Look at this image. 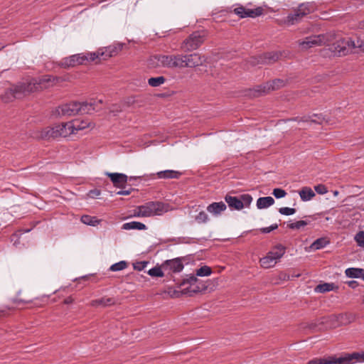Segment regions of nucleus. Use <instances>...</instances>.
<instances>
[{
    "mask_svg": "<svg viewBox=\"0 0 364 364\" xmlns=\"http://www.w3.org/2000/svg\"><path fill=\"white\" fill-rule=\"evenodd\" d=\"M73 299L71 297H68L65 300V304H71L73 303Z\"/></svg>",
    "mask_w": 364,
    "mask_h": 364,
    "instance_id": "obj_53",
    "label": "nucleus"
},
{
    "mask_svg": "<svg viewBox=\"0 0 364 364\" xmlns=\"http://www.w3.org/2000/svg\"><path fill=\"white\" fill-rule=\"evenodd\" d=\"M234 13L239 16L240 18L245 17H256L262 14V9L257 8L256 9H246L243 6H239L234 9Z\"/></svg>",
    "mask_w": 364,
    "mask_h": 364,
    "instance_id": "obj_14",
    "label": "nucleus"
},
{
    "mask_svg": "<svg viewBox=\"0 0 364 364\" xmlns=\"http://www.w3.org/2000/svg\"><path fill=\"white\" fill-rule=\"evenodd\" d=\"M269 63L274 62L279 58V54L277 53H268Z\"/></svg>",
    "mask_w": 364,
    "mask_h": 364,
    "instance_id": "obj_47",
    "label": "nucleus"
},
{
    "mask_svg": "<svg viewBox=\"0 0 364 364\" xmlns=\"http://www.w3.org/2000/svg\"><path fill=\"white\" fill-rule=\"evenodd\" d=\"M147 264L148 262L145 261L136 262L134 264V268L138 271H141L147 266Z\"/></svg>",
    "mask_w": 364,
    "mask_h": 364,
    "instance_id": "obj_45",
    "label": "nucleus"
},
{
    "mask_svg": "<svg viewBox=\"0 0 364 364\" xmlns=\"http://www.w3.org/2000/svg\"><path fill=\"white\" fill-rule=\"evenodd\" d=\"M105 54V52H104L103 49H99L98 50L92 53H84V55L86 56V64L89 62L95 61L97 60H100L101 58L104 59V55Z\"/></svg>",
    "mask_w": 364,
    "mask_h": 364,
    "instance_id": "obj_23",
    "label": "nucleus"
},
{
    "mask_svg": "<svg viewBox=\"0 0 364 364\" xmlns=\"http://www.w3.org/2000/svg\"><path fill=\"white\" fill-rule=\"evenodd\" d=\"M127 267V263L124 261H121L119 262L115 263L112 264L110 267L112 271L116 272L125 269Z\"/></svg>",
    "mask_w": 364,
    "mask_h": 364,
    "instance_id": "obj_38",
    "label": "nucleus"
},
{
    "mask_svg": "<svg viewBox=\"0 0 364 364\" xmlns=\"http://www.w3.org/2000/svg\"><path fill=\"white\" fill-rule=\"evenodd\" d=\"M86 60L87 58L84 53H80L64 58L62 64L65 67H74L86 64Z\"/></svg>",
    "mask_w": 364,
    "mask_h": 364,
    "instance_id": "obj_12",
    "label": "nucleus"
},
{
    "mask_svg": "<svg viewBox=\"0 0 364 364\" xmlns=\"http://www.w3.org/2000/svg\"><path fill=\"white\" fill-rule=\"evenodd\" d=\"M205 34L203 31H196L191 34L181 44V49L192 51L198 48L204 41Z\"/></svg>",
    "mask_w": 364,
    "mask_h": 364,
    "instance_id": "obj_8",
    "label": "nucleus"
},
{
    "mask_svg": "<svg viewBox=\"0 0 364 364\" xmlns=\"http://www.w3.org/2000/svg\"><path fill=\"white\" fill-rule=\"evenodd\" d=\"M339 364H353V360L364 362V352L362 353H355L343 357H339Z\"/></svg>",
    "mask_w": 364,
    "mask_h": 364,
    "instance_id": "obj_17",
    "label": "nucleus"
},
{
    "mask_svg": "<svg viewBox=\"0 0 364 364\" xmlns=\"http://www.w3.org/2000/svg\"><path fill=\"white\" fill-rule=\"evenodd\" d=\"M324 117L321 114H314L309 117V121L314 123L321 124L323 122Z\"/></svg>",
    "mask_w": 364,
    "mask_h": 364,
    "instance_id": "obj_43",
    "label": "nucleus"
},
{
    "mask_svg": "<svg viewBox=\"0 0 364 364\" xmlns=\"http://www.w3.org/2000/svg\"><path fill=\"white\" fill-rule=\"evenodd\" d=\"M306 364H339V360L338 358L336 357L315 358L309 361Z\"/></svg>",
    "mask_w": 364,
    "mask_h": 364,
    "instance_id": "obj_22",
    "label": "nucleus"
},
{
    "mask_svg": "<svg viewBox=\"0 0 364 364\" xmlns=\"http://www.w3.org/2000/svg\"><path fill=\"white\" fill-rule=\"evenodd\" d=\"M54 79L51 76H43L38 80L40 90L47 88L53 84Z\"/></svg>",
    "mask_w": 364,
    "mask_h": 364,
    "instance_id": "obj_29",
    "label": "nucleus"
},
{
    "mask_svg": "<svg viewBox=\"0 0 364 364\" xmlns=\"http://www.w3.org/2000/svg\"><path fill=\"white\" fill-rule=\"evenodd\" d=\"M299 194L301 198V200L304 202L311 200L315 196L314 191L310 187L308 186L303 187L299 191Z\"/></svg>",
    "mask_w": 364,
    "mask_h": 364,
    "instance_id": "obj_20",
    "label": "nucleus"
},
{
    "mask_svg": "<svg viewBox=\"0 0 364 364\" xmlns=\"http://www.w3.org/2000/svg\"><path fill=\"white\" fill-rule=\"evenodd\" d=\"M226 209V205L223 202L213 203L207 207V210L213 214L219 215Z\"/></svg>",
    "mask_w": 364,
    "mask_h": 364,
    "instance_id": "obj_19",
    "label": "nucleus"
},
{
    "mask_svg": "<svg viewBox=\"0 0 364 364\" xmlns=\"http://www.w3.org/2000/svg\"><path fill=\"white\" fill-rule=\"evenodd\" d=\"M208 220V215L204 212H200L196 217V220L199 223H206Z\"/></svg>",
    "mask_w": 364,
    "mask_h": 364,
    "instance_id": "obj_41",
    "label": "nucleus"
},
{
    "mask_svg": "<svg viewBox=\"0 0 364 364\" xmlns=\"http://www.w3.org/2000/svg\"><path fill=\"white\" fill-rule=\"evenodd\" d=\"M122 229L124 230H146V227L144 224L136 222V221H132L129 223H126L123 224Z\"/></svg>",
    "mask_w": 364,
    "mask_h": 364,
    "instance_id": "obj_27",
    "label": "nucleus"
},
{
    "mask_svg": "<svg viewBox=\"0 0 364 364\" xmlns=\"http://www.w3.org/2000/svg\"><path fill=\"white\" fill-rule=\"evenodd\" d=\"M212 273L211 268L208 266H203L196 270V276L198 277H208Z\"/></svg>",
    "mask_w": 364,
    "mask_h": 364,
    "instance_id": "obj_34",
    "label": "nucleus"
},
{
    "mask_svg": "<svg viewBox=\"0 0 364 364\" xmlns=\"http://www.w3.org/2000/svg\"><path fill=\"white\" fill-rule=\"evenodd\" d=\"M131 193V191L130 190H127V191H119L117 192V194L118 195H121V196H127V195H129Z\"/></svg>",
    "mask_w": 364,
    "mask_h": 364,
    "instance_id": "obj_50",
    "label": "nucleus"
},
{
    "mask_svg": "<svg viewBox=\"0 0 364 364\" xmlns=\"http://www.w3.org/2000/svg\"><path fill=\"white\" fill-rule=\"evenodd\" d=\"M149 64L153 68H182L181 54L153 55L150 57Z\"/></svg>",
    "mask_w": 364,
    "mask_h": 364,
    "instance_id": "obj_2",
    "label": "nucleus"
},
{
    "mask_svg": "<svg viewBox=\"0 0 364 364\" xmlns=\"http://www.w3.org/2000/svg\"><path fill=\"white\" fill-rule=\"evenodd\" d=\"M338 191H335V192L333 193L334 196H337V195H338Z\"/></svg>",
    "mask_w": 364,
    "mask_h": 364,
    "instance_id": "obj_55",
    "label": "nucleus"
},
{
    "mask_svg": "<svg viewBox=\"0 0 364 364\" xmlns=\"http://www.w3.org/2000/svg\"><path fill=\"white\" fill-rule=\"evenodd\" d=\"M39 90L38 79H32L26 84L12 86L6 92L4 100L9 102L14 98L20 97L22 95L31 93Z\"/></svg>",
    "mask_w": 364,
    "mask_h": 364,
    "instance_id": "obj_4",
    "label": "nucleus"
},
{
    "mask_svg": "<svg viewBox=\"0 0 364 364\" xmlns=\"http://www.w3.org/2000/svg\"><path fill=\"white\" fill-rule=\"evenodd\" d=\"M348 284L349 287H350L351 288H355L357 286H358V283L357 282L355 281H349L348 282Z\"/></svg>",
    "mask_w": 364,
    "mask_h": 364,
    "instance_id": "obj_51",
    "label": "nucleus"
},
{
    "mask_svg": "<svg viewBox=\"0 0 364 364\" xmlns=\"http://www.w3.org/2000/svg\"><path fill=\"white\" fill-rule=\"evenodd\" d=\"M75 134L80 131H90L94 128V124L87 119H77L72 120Z\"/></svg>",
    "mask_w": 364,
    "mask_h": 364,
    "instance_id": "obj_15",
    "label": "nucleus"
},
{
    "mask_svg": "<svg viewBox=\"0 0 364 364\" xmlns=\"http://www.w3.org/2000/svg\"><path fill=\"white\" fill-rule=\"evenodd\" d=\"M279 212L284 215H291L296 213V210L292 208L283 207L279 208Z\"/></svg>",
    "mask_w": 364,
    "mask_h": 364,
    "instance_id": "obj_40",
    "label": "nucleus"
},
{
    "mask_svg": "<svg viewBox=\"0 0 364 364\" xmlns=\"http://www.w3.org/2000/svg\"><path fill=\"white\" fill-rule=\"evenodd\" d=\"M361 278L364 280V272H363V274L362 275Z\"/></svg>",
    "mask_w": 364,
    "mask_h": 364,
    "instance_id": "obj_56",
    "label": "nucleus"
},
{
    "mask_svg": "<svg viewBox=\"0 0 364 364\" xmlns=\"http://www.w3.org/2000/svg\"><path fill=\"white\" fill-rule=\"evenodd\" d=\"M112 304V299H102L100 300H97L92 302L93 306L96 305H103V306H107Z\"/></svg>",
    "mask_w": 364,
    "mask_h": 364,
    "instance_id": "obj_44",
    "label": "nucleus"
},
{
    "mask_svg": "<svg viewBox=\"0 0 364 364\" xmlns=\"http://www.w3.org/2000/svg\"><path fill=\"white\" fill-rule=\"evenodd\" d=\"M84 107L81 102H73L63 105L56 109L59 117H72L78 114H83Z\"/></svg>",
    "mask_w": 364,
    "mask_h": 364,
    "instance_id": "obj_9",
    "label": "nucleus"
},
{
    "mask_svg": "<svg viewBox=\"0 0 364 364\" xmlns=\"http://www.w3.org/2000/svg\"><path fill=\"white\" fill-rule=\"evenodd\" d=\"M162 268L166 271L180 272L183 269L182 261L179 258L165 261L162 264Z\"/></svg>",
    "mask_w": 364,
    "mask_h": 364,
    "instance_id": "obj_13",
    "label": "nucleus"
},
{
    "mask_svg": "<svg viewBox=\"0 0 364 364\" xmlns=\"http://www.w3.org/2000/svg\"><path fill=\"white\" fill-rule=\"evenodd\" d=\"M162 265L161 267H155L149 270L148 274L151 277H162L164 276Z\"/></svg>",
    "mask_w": 364,
    "mask_h": 364,
    "instance_id": "obj_35",
    "label": "nucleus"
},
{
    "mask_svg": "<svg viewBox=\"0 0 364 364\" xmlns=\"http://www.w3.org/2000/svg\"><path fill=\"white\" fill-rule=\"evenodd\" d=\"M71 134H75L72 121L37 130L35 136L39 139H49L68 137Z\"/></svg>",
    "mask_w": 364,
    "mask_h": 364,
    "instance_id": "obj_1",
    "label": "nucleus"
},
{
    "mask_svg": "<svg viewBox=\"0 0 364 364\" xmlns=\"http://www.w3.org/2000/svg\"><path fill=\"white\" fill-rule=\"evenodd\" d=\"M364 47V41L358 39L357 41H353L350 38H341L333 44V51L335 54L340 56H344L353 53L357 48Z\"/></svg>",
    "mask_w": 364,
    "mask_h": 364,
    "instance_id": "obj_5",
    "label": "nucleus"
},
{
    "mask_svg": "<svg viewBox=\"0 0 364 364\" xmlns=\"http://www.w3.org/2000/svg\"><path fill=\"white\" fill-rule=\"evenodd\" d=\"M157 175L160 178H177L180 173L176 171L166 170L158 172Z\"/></svg>",
    "mask_w": 364,
    "mask_h": 364,
    "instance_id": "obj_28",
    "label": "nucleus"
},
{
    "mask_svg": "<svg viewBox=\"0 0 364 364\" xmlns=\"http://www.w3.org/2000/svg\"><path fill=\"white\" fill-rule=\"evenodd\" d=\"M225 201L233 209L240 210L249 207L252 201V197L249 194L242 195L240 198L235 196H226Z\"/></svg>",
    "mask_w": 364,
    "mask_h": 364,
    "instance_id": "obj_10",
    "label": "nucleus"
},
{
    "mask_svg": "<svg viewBox=\"0 0 364 364\" xmlns=\"http://www.w3.org/2000/svg\"><path fill=\"white\" fill-rule=\"evenodd\" d=\"M170 210L169 205L159 201L149 202L139 206L134 210V215L138 217H152L161 215Z\"/></svg>",
    "mask_w": 364,
    "mask_h": 364,
    "instance_id": "obj_3",
    "label": "nucleus"
},
{
    "mask_svg": "<svg viewBox=\"0 0 364 364\" xmlns=\"http://www.w3.org/2000/svg\"><path fill=\"white\" fill-rule=\"evenodd\" d=\"M274 203V200L271 196L259 198L257 200L258 209H264L270 207Z\"/></svg>",
    "mask_w": 364,
    "mask_h": 364,
    "instance_id": "obj_21",
    "label": "nucleus"
},
{
    "mask_svg": "<svg viewBox=\"0 0 364 364\" xmlns=\"http://www.w3.org/2000/svg\"><path fill=\"white\" fill-rule=\"evenodd\" d=\"M363 272V269L353 267L348 268L345 271L346 277L349 278H361Z\"/></svg>",
    "mask_w": 364,
    "mask_h": 364,
    "instance_id": "obj_26",
    "label": "nucleus"
},
{
    "mask_svg": "<svg viewBox=\"0 0 364 364\" xmlns=\"http://www.w3.org/2000/svg\"><path fill=\"white\" fill-rule=\"evenodd\" d=\"M182 68H196L201 66L205 62L204 55L198 53L191 54L182 55Z\"/></svg>",
    "mask_w": 364,
    "mask_h": 364,
    "instance_id": "obj_11",
    "label": "nucleus"
},
{
    "mask_svg": "<svg viewBox=\"0 0 364 364\" xmlns=\"http://www.w3.org/2000/svg\"><path fill=\"white\" fill-rule=\"evenodd\" d=\"M315 191L318 194H325L327 193L326 187L323 184H318L314 187Z\"/></svg>",
    "mask_w": 364,
    "mask_h": 364,
    "instance_id": "obj_46",
    "label": "nucleus"
},
{
    "mask_svg": "<svg viewBox=\"0 0 364 364\" xmlns=\"http://www.w3.org/2000/svg\"><path fill=\"white\" fill-rule=\"evenodd\" d=\"M107 175L109 177L114 186L117 188H123L127 182L128 177L124 173H108Z\"/></svg>",
    "mask_w": 364,
    "mask_h": 364,
    "instance_id": "obj_16",
    "label": "nucleus"
},
{
    "mask_svg": "<svg viewBox=\"0 0 364 364\" xmlns=\"http://www.w3.org/2000/svg\"><path fill=\"white\" fill-rule=\"evenodd\" d=\"M81 221L82 223H84L85 225H91V226H96L100 222L97 218L90 216V215L82 216Z\"/></svg>",
    "mask_w": 364,
    "mask_h": 364,
    "instance_id": "obj_31",
    "label": "nucleus"
},
{
    "mask_svg": "<svg viewBox=\"0 0 364 364\" xmlns=\"http://www.w3.org/2000/svg\"><path fill=\"white\" fill-rule=\"evenodd\" d=\"M336 286L333 283H323L318 284L315 288V291L318 293H325L333 290Z\"/></svg>",
    "mask_w": 364,
    "mask_h": 364,
    "instance_id": "obj_30",
    "label": "nucleus"
},
{
    "mask_svg": "<svg viewBox=\"0 0 364 364\" xmlns=\"http://www.w3.org/2000/svg\"><path fill=\"white\" fill-rule=\"evenodd\" d=\"M309 223L307 220H299L289 225L291 229H300L302 227L307 225Z\"/></svg>",
    "mask_w": 364,
    "mask_h": 364,
    "instance_id": "obj_37",
    "label": "nucleus"
},
{
    "mask_svg": "<svg viewBox=\"0 0 364 364\" xmlns=\"http://www.w3.org/2000/svg\"><path fill=\"white\" fill-rule=\"evenodd\" d=\"M277 228V225H274V226H270V227H268V228H265L262 229V232H265V233H268V232H270L272 230H273L274 229H275Z\"/></svg>",
    "mask_w": 364,
    "mask_h": 364,
    "instance_id": "obj_49",
    "label": "nucleus"
},
{
    "mask_svg": "<svg viewBox=\"0 0 364 364\" xmlns=\"http://www.w3.org/2000/svg\"><path fill=\"white\" fill-rule=\"evenodd\" d=\"M329 241L325 237H321L316 240L309 247V251L320 250L326 247Z\"/></svg>",
    "mask_w": 364,
    "mask_h": 364,
    "instance_id": "obj_24",
    "label": "nucleus"
},
{
    "mask_svg": "<svg viewBox=\"0 0 364 364\" xmlns=\"http://www.w3.org/2000/svg\"><path fill=\"white\" fill-rule=\"evenodd\" d=\"M358 27L360 29H364V20L359 23Z\"/></svg>",
    "mask_w": 364,
    "mask_h": 364,
    "instance_id": "obj_54",
    "label": "nucleus"
},
{
    "mask_svg": "<svg viewBox=\"0 0 364 364\" xmlns=\"http://www.w3.org/2000/svg\"><path fill=\"white\" fill-rule=\"evenodd\" d=\"M166 82V79L163 76H159L156 77H151L148 80V83L151 87H159L163 85Z\"/></svg>",
    "mask_w": 364,
    "mask_h": 364,
    "instance_id": "obj_32",
    "label": "nucleus"
},
{
    "mask_svg": "<svg viewBox=\"0 0 364 364\" xmlns=\"http://www.w3.org/2000/svg\"><path fill=\"white\" fill-rule=\"evenodd\" d=\"M284 82L281 80H274L272 82H267L264 86V92H268L270 90H274L284 86Z\"/></svg>",
    "mask_w": 364,
    "mask_h": 364,
    "instance_id": "obj_25",
    "label": "nucleus"
},
{
    "mask_svg": "<svg viewBox=\"0 0 364 364\" xmlns=\"http://www.w3.org/2000/svg\"><path fill=\"white\" fill-rule=\"evenodd\" d=\"M102 102L101 100H91L90 102H81V105L85 108L82 110L83 114L99 110L101 108Z\"/></svg>",
    "mask_w": 364,
    "mask_h": 364,
    "instance_id": "obj_18",
    "label": "nucleus"
},
{
    "mask_svg": "<svg viewBox=\"0 0 364 364\" xmlns=\"http://www.w3.org/2000/svg\"><path fill=\"white\" fill-rule=\"evenodd\" d=\"M90 193L92 196H100V192L99 191H90Z\"/></svg>",
    "mask_w": 364,
    "mask_h": 364,
    "instance_id": "obj_52",
    "label": "nucleus"
},
{
    "mask_svg": "<svg viewBox=\"0 0 364 364\" xmlns=\"http://www.w3.org/2000/svg\"><path fill=\"white\" fill-rule=\"evenodd\" d=\"M285 254V248L281 245L276 246L259 259V264L264 269L274 267Z\"/></svg>",
    "mask_w": 364,
    "mask_h": 364,
    "instance_id": "obj_6",
    "label": "nucleus"
},
{
    "mask_svg": "<svg viewBox=\"0 0 364 364\" xmlns=\"http://www.w3.org/2000/svg\"><path fill=\"white\" fill-rule=\"evenodd\" d=\"M311 10L308 8V6L305 4H301L299 8L298 13L295 15V18L299 16H304L309 14Z\"/></svg>",
    "mask_w": 364,
    "mask_h": 364,
    "instance_id": "obj_39",
    "label": "nucleus"
},
{
    "mask_svg": "<svg viewBox=\"0 0 364 364\" xmlns=\"http://www.w3.org/2000/svg\"><path fill=\"white\" fill-rule=\"evenodd\" d=\"M197 277L194 275H189L186 279V280L184 281V282H186V283H188L190 284H194L196 283L197 282Z\"/></svg>",
    "mask_w": 364,
    "mask_h": 364,
    "instance_id": "obj_48",
    "label": "nucleus"
},
{
    "mask_svg": "<svg viewBox=\"0 0 364 364\" xmlns=\"http://www.w3.org/2000/svg\"><path fill=\"white\" fill-rule=\"evenodd\" d=\"M333 33H328L326 35L314 36L306 38L303 41H299L300 50H306L315 46H319L330 43L334 39Z\"/></svg>",
    "mask_w": 364,
    "mask_h": 364,
    "instance_id": "obj_7",
    "label": "nucleus"
},
{
    "mask_svg": "<svg viewBox=\"0 0 364 364\" xmlns=\"http://www.w3.org/2000/svg\"><path fill=\"white\" fill-rule=\"evenodd\" d=\"M354 240L356 242L358 246L364 247V231H359L355 234Z\"/></svg>",
    "mask_w": 364,
    "mask_h": 364,
    "instance_id": "obj_36",
    "label": "nucleus"
},
{
    "mask_svg": "<svg viewBox=\"0 0 364 364\" xmlns=\"http://www.w3.org/2000/svg\"><path fill=\"white\" fill-rule=\"evenodd\" d=\"M272 194L277 198H282L286 196L287 193L282 188H274L273 190Z\"/></svg>",
    "mask_w": 364,
    "mask_h": 364,
    "instance_id": "obj_42",
    "label": "nucleus"
},
{
    "mask_svg": "<svg viewBox=\"0 0 364 364\" xmlns=\"http://www.w3.org/2000/svg\"><path fill=\"white\" fill-rule=\"evenodd\" d=\"M102 49L104 50V52H105L104 60H106L113 55H115L119 50H120V48L117 46H110Z\"/></svg>",
    "mask_w": 364,
    "mask_h": 364,
    "instance_id": "obj_33",
    "label": "nucleus"
}]
</instances>
